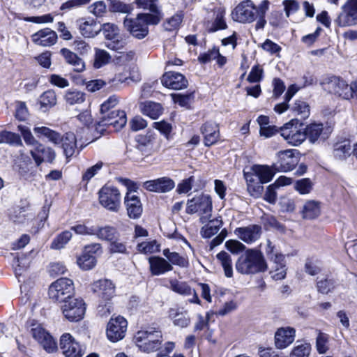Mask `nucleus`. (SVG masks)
Listing matches in <instances>:
<instances>
[{"label": "nucleus", "mask_w": 357, "mask_h": 357, "mask_svg": "<svg viewBox=\"0 0 357 357\" xmlns=\"http://www.w3.org/2000/svg\"><path fill=\"white\" fill-rule=\"evenodd\" d=\"M235 266L236 271L243 275L256 274L268 269L263 254L257 249H247L238 258Z\"/></svg>", "instance_id": "1"}, {"label": "nucleus", "mask_w": 357, "mask_h": 357, "mask_svg": "<svg viewBox=\"0 0 357 357\" xmlns=\"http://www.w3.org/2000/svg\"><path fill=\"white\" fill-rule=\"evenodd\" d=\"M160 22L157 14L139 13L135 18L127 16L123 20V26L134 38L142 40L149 34V25H156Z\"/></svg>", "instance_id": "2"}, {"label": "nucleus", "mask_w": 357, "mask_h": 357, "mask_svg": "<svg viewBox=\"0 0 357 357\" xmlns=\"http://www.w3.org/2000/svg\"><path fill=\"white\" fill-rule=\"evenodd\" d=\"M115 284L112 280L102 279L92 284V290L99 298L97 310L100 317H107L112 312V298L115 295Z\"/></svg>", "instance_id": "3"}, {"label": "nucleus", "mask_w": 357, "mask_h": 357, "mask_svg": "<svg viewBox=\"0 0 357 357\" xmlns=\"http://www.w3.org/2000/svg\"><path fill=\"white\" fill-rule=\"evenodd\" d=\"M134 340L139 349L146 353L158 351L163 342L161 331L155 327H148L137 331Z\"/></svg>", "instance_id": "4"}, {"label": "nucleus", "mask_w": 357, "mask_h": 357, "mask_svg": "<svg viewBox=\"0 0 357 357\" xmlns=\"http://www.w3.org/2000/svg\"><path fill=\"white\" fill-rule=\"evenodd\" d=\"M117 180L128 188L124 204L128 217L131 219H139L143 213V206L139 197L135 195V183L128 178H118Z\"/></svg>", "instance_id": "5"}, {"label": "nucleus", "mask_w": 357, "mask_h": 357, "mask_svg": "<svg viewBox=\"0 0 357 357\" xmlns=\"http://www.w3.org/2000/svg\"><path fill=\"white\" fill-rule=\"evenodd\" d=\"M75 294L74 282L67 278H61L49 287L48 296L54 302L63 303L72 298Z\"/></svg>", "instance_id": "6"}, {"label": "nucleus", "mask_w": 357, "mask_h": 357, "mask_svg": "<svg viewBox=\"0 0 357 357\" xmlns=\"http://www.w3.org/2000/svg\"><path fill=\"white\" fill-rule=\"evenodd\" d=\"M212 208L211 197L202 193L188 201L186 213L188 214L199 213L200 222L204 224L211 217Z\"/></svg>", "instance_id": "7"}, {"label": "nucleus", "mask_w": 357, "mask_h": 357, "mask_svg": "<svg viewBox=\"0 0 357 357\" xmlns=\"http://www.w3.org/2000/svg\"><path fill=\"white\" fill-rule=\"evenodd\" d=\"M61 303L62 313L68 321L77 322L83 319L86 312V304L83 299L73 296Z\"/></svg>", "instance_id": "8"}, {"label": "nucleus", "mask_w": 357, "mask_h": 357, "mask_svg": "<svg viewBox=\"0 0 357 357\" xmlns=\"http://www.w3.org/2000/svg\"><path fill=\"white\" fill-rule=\"evenodd\" d=\"M99 202L106 209L118 212L121 208V196L116 187L104 185L98 192Z\"/></svg>", "instance_id": "9"}, {"label": "nucleus", "mask_w": 357, "mask_h": 357, "mask_svg": "<svg viewBox=\"0 0 357 357\" xmlns=\"http://www.w3.org/2000/svg\"><path fill=\"white\" fill-rule=\"evenodd\" d=\"M101 31L106 39L105 46L112 50L120 51L124 48L127 42L121 35L119 27L112 23L101 25Z\"/></svg>", "instance_id": "10"}, {"label": "nucleus", "mask_w": 357, "mask_h": 357, "mask_svg": "<svg viewBox=\"0 0 357 357\" xmlns=\"http://www.w3.org/2000/svg\"><path fill=\"white\" fill-rule=\"evenodd\" d=\"M258 6L251 0L241 2L234 9L231 13L232 19L241 23H250L257 19Z\"/></svg>", "instance_id": "11"}, {"label": "nucleus", "mask_w": 357, "mask_h": 357, "mask_svg": "<svg viewBox=\"0 0 357 357\" xmlns=\"http://www.w3.org/2000/svg\"><path fill=\"white\" fill-rule=\"evenodd\" d=\"M339 26H352L357 24V0H347L335 20Z\"/></svg>", "instance_id": "12"}, {"label": "nucleus", "mask_w": 357, "mask_h": 357, "mask_svg": "<svg viewBox=\"0 0 357 357\" xmlns=\"http://www.w3.org/2000/svg\"><path fill=\"white\" fill-rule=\"evenodd\" d=\"M321 84L326 85L328 91L345 100L352 98V91L350 85L340 77L331 76L325 79Z\"/></svg>", "instance_id": "13"}, {"label": "nucleus", "mask_w": 357, "mask_h": 357, "mask_svg": "<svg viewBox=\"0 0 357 357\" xmlns=\"http://www.w3.org/2000/svg\"><path fill=\"white\" fill-rule=\"evenodd\" d=\"M128 322L126 319L118 316L116 318L112 317L107 324V337L112 342H116L122 340L127 331Z\"/></svg>", "instance_id": "14"}, {"label": "nucleus", "mask_w": 357, "mask_h": 357, "mask_svg": "<svg viewBox=\"0 0 357 357\" xmlns=\"http://www.w3.org/2000/svg\"><path fill=\"white\" fill-rule=\"evenodd\" d=\"M100 114V126H112L116 130H119L126 124L127 117L124 111L115 109Z\"/></svg>", "instance_id": "15"}, {"label": "nucleus", "mask_w": 357, "mask_h": 357, "mask_svg": "<svg viewBox=\"0 0 357 357\" xmlns=\"http://www.w3.org/2000/svg\"><path fill=\"white\" fill-rule=\"evenodd\" d=\"M60 348L66 357H82L84 351L69 333H64L60 338Z\"/></svg>", "instance_id": "16"}, {"label": "nucleus", "mask_w": 357, "mask_h": 357, "mask_svg": "<svg viewBox=\"0 0 357 357\" xmlns=\"http://www.w3.org/2000/svg\"><path fill=\"white\" fill-rule=\"evenodd\" d=\"M292 121L293 120L280 128V134L288 144L297 146L306 139V136L304 130H298L293 127Z\"/></svg>", "instance_id": "17"}, {"label": "nucleus", "mask_w": 357, "mask_h": 357, "mask_svg": "<svg viewBox=\"0 0 357 357\" xmlns=\"http://www.w3.org/2000/svg\"><path fill=\"white\" fill-rule=\"evenodd\" d=\"M296 150L288 149L281 151L278 155V161L275 164V167L278 171L289 172L298 164L299 158L295 155Z\"/></svg>", "instance_id": "18"}, {"label": "nucleus", "mask_w": 357, "mask_h": 357, "mask_svg": "<svg viewBox=\"0 0 357 357\" xmlns=\"http://www.w3.org/2000/svg\"><path fill=\"white\" fill-rule=\"evenodd\" d=\"M161 83L165 87L174 90H181L188 85V82L183 75L174 71L166 72L161 77Z\"/></svg>", "instance_id": "19"}, {"label": "nucleus", "mask_w": 357, "mask_h": 357, "mask_svg": "<svg viewBox=\"0 0 357 357\" xmlns=\"http://www.w3.org/2000/svg\"><path fill=\"white\" fill-rule=\"evenodd\" d=\"M79 33L84 38H94L101 31V25L94 19L80 18L76 21Z\"/></svg>", "instance_id": "20"}, {"label": "nucleus", "mask_w": 357, "mask_h": 357, "mask_svg": "<svg viewBox=\"0 0 357 357\" xmlns=\"http://www.w3.org/2000/svg\"><path fill=\"white\" fill-rule=\"evenodd\" d=\"M30 153L37 166L43 162L52 163L56 157V153L52 148L45 146L40 142L31 150Z\"/></svg>", "instance_id": "21"}, {"label": "nucleus", "mask_w": 357, "mask_h": 357, "mask_svg": "<svg viewBox=\"0 0 357 357\" xmlns=\"http://www.w3.org/2000/svg\"><path fill=\"white\" fill-rule=\"evenodd\" d=\"M234 234L243 242L250 244L259 238L261 227L258 225H250L247 227L236 228Z\"/></svg>", "instance_id": "22"}, {"label": "nucleus", "mask_w": 357, "mask_h": 357, "mask_svg": "<svg viewBox=\"0 0 357 357\" xmlns=\"http://www.w3.org/2000/svg\"><path fill=\"white\" fill-rule=\"evenodd\" d=\"M306 139L312 144L327 139L331 133L328 128L325 129L322 123H311L304 129Z\"/></svg>", "instance_id": "23"}, {"label": "nucleus", "mask_w": 357, "mask_h": 357, "mask_svg": "<svg viewBox=\"0 0 357 357\" xmlns=\"http://www.w3.org/2000/svg\"><path fill=\"white\" fill-rule=\"evenodd\" d=\"M175 186L174 181L169 177H161L155 180L147 181L144 187L147 190L157 192H167Z\"/></svg>", "instance_id": "24"}, {"label": "nucleus", "mask_w": 357, "mask_h": 357, "mask_svg": "<svg viewBox=\"0 0 357 357\" xmlns=\"http://www.w3.org/2000/svg\"><path fill=\"white\" fill-rule=\"evenodd\" d=\"M200 130L204 135V143L206 146L215 144L220 138L219 126L215 122H206L201 127Z\"/></svg>", "instance_id": "25"}, {"label": "nucleus", "mask_w": 357, "mask_h": 357, "mask_svg": "<svg viewBox=\"0 0 357 357\" xmlns=\"http://www.w3.org/2000/svg\"><path fill=\"white\" fill-rule=\"evenodd\" d=\"M31 38L33 42L36 45L48 47L56 42L57 35L52 29L45 28L33 34Z\"/></svg>", "instance_id": "26"}, {"label": "nucleus", "mask_w": 357, "mask_h": 357, "mask_svg": "<svg viewBox=\"0 0 357 357\" xmlns=\"http://www.w3.org/2000/svg\"><path fill=\"white\" fill-rule=\"evenodd\" d=\"M60 144H61L63 153L66 158H71L75 153L76 151H77V153H79L84 146L81 145L79 149H78L77 138L75 135L72 132H66L62 136V140Z\"/></svg>", "instance_id": "27"}, {"label": "nucleus", "mask_w": 357, "mask_h": 357, "mask_svg": "<svg viewBox=\"0 0 357 357\" xmlns=\"http://www.w3.org/2000/svg\"><path fill=\"white\" fill-rule=\"evenodd\" d=\"M149 263L153 275H160L173 270V266L161 257H151L149 258Z\"/></svg>", "instance_id": "28"}, {"label": "nucleus", "mask_w": 357, "mask_h": 357, "mask_svg": "<svg viewBox=\"0 0 357 357\" xmlns=\"http://www.w3.org/2000/svg\"><path fill=\"white\" fill-rule=\"evenodd\" d=\"M169 284L170 289L177 294L183 296L193 294L192 298L188 300L190 303L200 304V300L195 290L192 289L186 282L173 280L170 281Z\"/></svg>", "instance_id": "29"}, {"label": "nucleus", "mask_w": 357, "mask_h": 357, "mask_svg": "<svg viewBox=\"0 0 357 357\" xmlns=\"http://www.w3.org/2000/svg\"><path fill=\"white\" fill-rule=\"evenodd\" d=\"M295 337V330L292 328H280L275 333V346L284 349L291 344Z\"/></svg>", "instance_id": "30"}, {"label": "nucleus", "mask_w": 357, "mask_h": 357, "mask_svg": "<svg viewBox=\"0 0 357 357\" xmlns=\"http://www.w3.org/2000/svg\"><path fill=\"white\" fill-rule=\"evenodd\" d=\"M60 53L63 56L66 62L73 66L74 71L82 73L85 70V62L78 56L77 54L67 48H62Z\"/></svg>", "instance_id": "31"}, {"label": "nucleus", "mask_w": 357, "mask_h": 357, "mask_svg": "<svg viewBox=\"0 0 357 357\" xmlns=\"http://www.w3.org/2000/svg\"><path fill=\"white\" fill-rule=\"evenodd\" d=\"M352 153L351 142L349 139H344L337 141L333 145V155L337 160H344Z\"/></svg>", "instance_id": "32"}, {"label": "nucleus", "mask_w": 357, "mask_h": 357, "mask_svg": "<svg viewBox=\"0 0 357 357\" xmlns=\"http://www.w3.org/2000/svg\"><path fill=\"white\" fill-rule=\"evenodd\" d=\"M33 132L38 138L46 137L55 145L60 144L62 140L60 133L45 126H36L33 128Z\"/></svg>", "instance_id": "33"}, {"label": "nucleus", "mask_w": 357, "mask_h": 357, "mask_svg": "<svg viewBox=\"0 0 357 357\" xmlns=\"http://www.w3.org/2000/svg\"><path fill=\"white\" fill-rule=\"evenodd\" d=\"M266 254L268 259L275 264V268L286 267L284 256L275 249L270 240H267Z\"/></svg>", "instance_id": "34"}, {"label": "nucleus", "mask_w": 357, "mask_h": 357, "mask_svg": "<svg viewBox=\"0 0 357 357\" xmlns=\"http://www.w3.org/2000/svg\"><path fill=\"white\" fill-rule=\"evenodd\" d=\"M143 114L149 116L153 119H158L163 112V108L160 103L146 101L140 106Z\"/></svg>", "instance_id": "35"}, {"label": "nucleus", "mask_w": 357, "mask_h": 357, "mask_svg": "<svg viewBox=\"0 0 357 357\" xmlns=\"http://www.w3.org/2000/svg\"><path fill=\"white\" fill-rule=\"evenodd\" d=\"M319 202L314 200H309L305 203L301 211L302 217L304 219H314L320 214Z\"/></svg>", "instance_id": "36"}, {"label": "nucleus", "mask_w": 357, "mask_h": 357, "mask_svg": "<svg viewBox=\"0 0 357 357\" xmlns=\"http://www.w3.org/2000/svg\"><path fill=\"white\" fill-rule=\"evenodd\" d=\"M221 217L209 220L208 224L201 229V235L203 238H209L218 233L222 226Z\"/></svg>", "instance_id": "37"}, {"label": "nucleus", "mask_w": 357, "mask_h": 357, "mask_svg": "<svg viewBox=\"0 0 357 357\" xmlns=\"http://www.w3.org/2000/svg\"><path fill=\"white\" fill-rule=\"evenodd\" d=\"M216 258L224 270L225 275L227 278H231L233 276V267L230 255L225 251H221L217 255Z\"/></svg>", "instance_id": "38"}, {"label": "nucleus", "mask_w": 357, "mask_h": 357, "mask_svg": "<svg viewBox=\"0 0 357 357\" xmlns=\"http://www.w3.org/2000/svg\"><path fill=\"white\" fill-rule=\"evenodd\" d=\"M252 171L258 177L261 183H266L273 177V173L268 166L254 165Z\"/></svg>", "instance_id": "39"}, {"label": "nucleus", "mask_w": 357, "mask_h": 357, "mask_svg": "<svg viewBox=\"0 0 357 357\" xmlns=\"http://www.w3.org/2000/svg\"><path fill=\"white\" fill-rule=\"evenodd\" d=\"M111 60L110 54L104 50L95 48V54L93 66L96 69H99L109 63Z\"/></svg>", "instance_id": "40"}, {"label": "nucleus", "mask_w": 357, "mask_h": 357, "mask_svg": "<svg viewBox=\"0 0 357 357\" xmlns=\"http://www.w3.org/2000/svg\"><path fill=\"white\" fill-rule=\"evenodd\" d=\"M95 235H97V236L101 240L111 242L112 241L118 238L119 233L114 227L105 226L99 228L98 229H96V233Z\"/></svg>", "instance_id": "41"}, {"label": "nucleus", "mask_w": 357, "mask_h": 357, "mask_svg": "<svg viewBox=\"0 0 357 357\" xmlns=\"http://www.w3.org/2000/svg\"><path fill=\"white\" fill-rule=\"evenodd\" d=\"M66 102L70 105L81 104L86 100V94L77 90H68L64 96Z\"/></svg>", "instance_id": "42"}, {"label": "nucleus", "mask_w": 357, "mask_h": 357, "mask_svg": "<svg viewBox=\"0 0 357 357\" xmlns=\"http://www.w3.org/2000/svg\"><path fill=\"white\" fill-rule=\"evenodd\" d=\"M3 143L16 146H22V141L18 134L6 130L0 132V144Z\"/></svg>", "instance_id": "43"}, {"label": "nucleus", "mask_w": 357, "mask_h": 357, "mask_svg": "<svg viewBox=\"0 0 357 357\" xmlns=\"http://www.w3.org/2000/svg\"><path fill=\"white\" fill-rule=\"evenodd\" d=\"M292 112L301 119H305L310 116V106L301 100H296L291 107Z\"/></svg>", "instance_id": "44"}, {"label": "nucleus", "mask_w": 357, "mask_h": 357, "mask_svg": "<svg viewBox=\"0 0 357 357\" xmlns=\"http://www.w3.org/2000/svg\"><path fill=\"white\" fill-rule=\"evenodd\" d=\"M41 107L51 108L56 104V96L54 90H47L43 93L39 98Z\"/></svg>", "instance_id": "45"}, {"label": "nucleus", "mask_w": 357, "mask_h": 357, "mask_svg": "<svg viewBox=\"0 0 357 357\" xmlns=\"http://www.w3.org/2000/svg\"><path fill=\"white\" fill-rule=\"evenodd\" d=\"M73 234L70 231L66 230L56 236L51 243V248L59 250L63 248L72 238Z\"/></svg>", "instance_id": "46"}, {"label": "nucleus", "mask_w": 357, "mask_h": 357, "mask_svg": "<svg viewBox=\"0 0 357 357\" xmlns=\"http://www.w3.org/2000/svg\"><path fill=\"white\" fill-rule=\"evenodd\" d=\"M169 316L173 319L174 325L181 328L187 327L190 322V319L186 312H178L175 310L171 309Z\"/></svg>", "instance_id": "47"}, {"label": "nucleus", "mask_w": 357, "mask_h": 357, "mask_svg": "<svg viewBox=\"0 0 357 357\" xmlns=\"http://www.w3.org/2000/svg\"><path fill=\"white\" fill-rule=\"evenodd\" d=\"M96 261L94 255L84 252L77 259V264L79 267L86 271L92 269L96 266Z\"/></svg>", "instance_id": "48"}, {"label": "nucleus", "mask_w": 357, "mask_h": 357, "mask_svg": "<svg viewBox=\"0 0 357 357\" xmlns=\"http://www.w3.org/2000/svg\"><path fill=\"white\" fill-rule=\"evenodd\" d=\"M269 1L268 0H264L261 2V3L258 6V13L257 14V17H258V20L255 24V29L257 30L263 29L266 24V21L265 20V15L266 11L268 10Z\"/></svg>", "instance_id": "49"}, {"label": "nucleus", "mask_w": 357, "mask_h": 357, "mask_svg": "<svg viewBox=\"0 0 357 357\" xmlns=\"http://www.w3.org/2000/svg\"><path fill=\"white\" fill-rule=\"evenodd\" d=\"M158 0H136V3L139 8L148 9L151 13L157 14L160 16V21L162 18V15L157 5Z\"/></svg>", "instance_id": "50"}, {"label": "nucleus", "mask_w": 357, "mask_h": 357, "mask_svg": "<svg viewBox=\"0 0 357 357\" xmlns=\"http://www.w3.org/2000/svg\"><path fill=\"white\" fill-rule=\"evenodd\" d=\"M17 129L21 132L23 139L27 146H31L35 148L40 143L33 135L28 127L19 125Z\"/></svg>", "instance_id": "51"}, {"label": "nucleus", "mask_w": 357, "mask_h": 357, "mask_svg": "<svg viewBox=\"0 0 357 357\" xmlns=\"http://www.w3.org/2000/svg\"><path fill=\"white\" fill-rule=\"evenodd\" d=\"M335 281L333 279H321L317 282V291L322 294H328L335 287Z\"/></svg>", "instance_id": "52"}, {"label": "nucleus", "mask_w": 357, "mask_h": 357, "mask_svg": "<svg viewBox=\"0 0 357 357\" xmlns=\"http://www.w3.org/2000/svg\"><path fill=\"white\" fill-rule=\"evenodd\" d=\"M225 11L224 9L220 8L216 11V17L212 24L210 31L215 32L218 30L225 29L227 26L225 20Z\"/></svg>", "instance_id": "53"}, {"label": "nucleus", "mask_w": 357, "mask_h": 357, "mask_svg": "<svg viewBox=\"0 0 357 357\" xmlns=\"http://www.w3.org/2000/svg\"><path fill=\"white\" fill-rule=\"evenodd\" d=\"M311 351V345L304 342L298 344L293 349L290 357H308Z\"/></svg>", "instance_id": "54"}, {"label": "nucleus", "mask_w": 357, "mask_h": 357, "mask_svg": "<svg viewBox=\"0 0 357 357\" xmlns=\"http://www.w3.org/2000/svg\"><path fill=\"white\" fill-rule=\"evenodd\" d=\"M313 183L308 178H302L296 181L294 185L295 189L300 194H308L312 189Z\"/></svg>", "instance_id": "55"}, {"label": "nucleus", "mask_w": 357, "mask_h": 357, "mask_svg": "<svg viewBox=\"0 0 357 357\" xmlns=\"http://www.w3.org/2000/svg\"><path fill=\"white\" fill-rule=\"evenodd\" d=\"M74 50L81 56H86L91 51V45L82 39L75 40L73 43Z\"/></svg>", "instance_id": "56"}, {"label": "nucleus", "mask_w": 357, "mask_h": 357, "mask_svg": "<svg viewBox=\"0 0 357 357\" xmlns=\"http://www.w3.org/2000/svg\"><path fill=\"white\" fill-rule=\"evenodd\" d=\"M137 249L139 252L143 254H151L159 250L158 245L155 241H144L141 243H138Z\"/></svg>", "instance_id": "57"}, {"label": "nucleus", "mask_w": 357, "mask_h": 357, "mask_svg": "<svg viewBox=\"0 0 357 357\" xmlns=\"http://www.w3.org/2000/svg\"><path fill=\"white\" fill-rule=\"evenodd\" d=\"M172 98L175 103L181 107H188L190 100L193 98V94L172 93Z\"/></svg>", "instance_id": "58"}, {"label": "nucleus", "mask_w": 357, "mask_h": 357, "mask_svg": "<svg viewBox=\"0 0 357 357\" xmlns=\"http://www.w3.org/2000/svg\"><path fill=\"white\" fill-rule=\"evenodd\" d=\"M225 245L232 254H238L246 249L245 245L237 240L227 241Z\"/></svg>", "instance_id": "59"}, {"label": "nucleus", "mask_w": 357, "mask_h": 357, "mask_svg": "<svg viewBox=\"0 0 357 357\" xmlns=\"http://www.w3.org/2000/svg\"><path fill=\"white\" fill-rule=\"evenodd\" d=\"M182 22V17L181 15L176 14L169 19H167L164 23L163 26L166 31H172L176 29L181 22Z\"/></svg>", "instance_id": "60"}, {"label": "nucleus", "mask_w": 357, "mask_h": 357, "mask_svg": "<svg viewBox=\"0 0 357 357\" xmlns=\"http://www.w3.org/2000/svg\"><path fill=\"white\" fill-rule=\"evenodd\" d=\"M109 9L112 12L129 13L132 8L130 5L126 4L120 1L113 0L111 1Z\"/></svg>", "instance_id": "61"}, {"label": "nucleus", "mask_w": 357, "mask_h": 357, "mask_svg": "<svg viewBox=\"0 0 357 357\" xmlns=\"http://www.w3.org/2000/svg\"><path fill=\"white\" fill-rule=\"evenodd\" d=\"M328 335L325 333H319L316 340L317 350L319 354H325L328 349L327 346Z\"/></svg>", "instance_id": "62"}, {"label": "nucleus", "mask_w": 357, "mask_h": 357, "mask_svg": "<svg viewBox=\"0 0 357 357\" xmlns=\"http://www.w3.org/2000/svg\"><path fill=\"white\" fill-rule=\"evenodd\" d=\"M261 47L264 50L269 52L271 54H276L278 56L282 50V48L280 45L269 39H266L264 41V43L261 45Z\"/></svg>", "instance_id": "63"}, {"label": "nucleus", "mask_w": 357, "mask_h": 357, "mask_svg": "<svg viewBox=\"0 0 357 357\" xmlns=\"http://www.w3.org/2000/svg\"><path fill=\"white\" fill-rule=\"evenodd\" d=\"M91 12L96 17H102L107 11V6L103 1H98L90 6Z\"/></svg>", "instance_id": "64"}]
</instances>
